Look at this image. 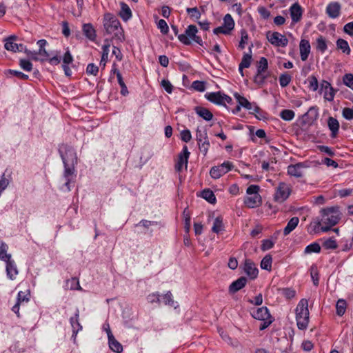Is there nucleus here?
Listing matches in <instances>:
<instances>
[{
	"label": "nucleus",
	"mask_w": 353,
	"mask_h": 353,
	"mask_svg": "<svg viewBox=\"0 0 353 353\" xmlns=\"http://www.w3.org/2000/svg\"><path fill=\"white\" fill-rule=\"evenodd\" d=\"M58 152L64 168L62 177L65 183L61 187V190L69 192L71 190V183L74 182L77 176V154L76 150L72 145L67 143L60 144L58 148Z\"/></svg>",
	"instance_id": "nucleus-1"
},
{
	"label": "nucleus",
	"mask_w": 353,
	"mask_h": 353,
	"mask_svg": "<svg viewBox=\"0 0 353 353\" xmlns=\"http://www.w3.org/2000/svg\"><path fill=\"white\" fill-rule=\"evenodd\" d=\"M342 213L337 205L327 207L320 211V216L313 222L314 229L321 227L323 232H328L332 226L336 225L341 219Z\"/></svg>",
	"instance_id": "nucleus-2"
},
{
	"label": "nucleus",
	"mask_w": 353,
	"mask_h": 353,
	"mask_svg": "<svg viewBox=\"0 0 353 353\" xmlns=\"http://www.w3.org/2000/svg\"><path fill=\"white\" fill-rule=\"evenodd\" d=\"M103 26L107 34H114L119 41L124 40L123 30L118 19L111 13H106L103 17Z\"/></svg>",
	"instance_id": "nucleus-3"
},
{
	"label": "nucleus",
	"mask_w": 353,
	"mask_h": 353,
	"mask_svg": "<svg viewBox=\"0 0 353 353\" xmlns=\"http://www.w3.org/2000/svg\"><path fill=\"white\" fill-rule=\"evenodd\" d=\"M308 303L305 299H302L296 307V321L299 330H304L309 323Z\"/></svg>",
	"instance_id": "nucleus-4"
},
{
	"label": "nucleus",
	"mask_w": 353,
	"mask_h": 353,
	"mask_svg": "<svg viewBox=\"0 0 353 353\" xmlns=\"http://www.w3.org/2000/svg\"><path fill=\"white\" fill-rule=\"evenodd\" d=\"M197 28L194 25H190L188 26L185 31V34L178 35V39L185 45H190L191 43L190 39L200 46H203V42L201 37L197 36Z\"/></svg>",
	"instance_id": "nucleus-5"
},
{
	"label": "nucleus",
	"mask_w": 353,
	"mask_h": 353,
	"mask_svg": "<svg viewBox=\"0 0 353 353\" xmlns=\"http://www.w3.org/2000/svg\"><path fill=\"white\" fill-rule=\"evenodd\" d=\"M266 37L272 45L276 47H285L288 44V39L286 37L278 32L268 31L266 33Z\"/></svg>",
	"instance_id": "nucleus-6"
},
{
	"label": "nucleus",
	"mask_w": 353,
	"mask_h": 353,
	"mask_svg": "<svg viewBox=\"0 0 353 353\" xmlns=\"http://www.w3.org/2000/svg\"><path fill=\"white\" fill-rule=\"evenodd\" d=\"M232 163L224 161L222 164L213 166L210 170V174L214 179H219L223 174H226L233 168Z\"/></svg>",
	"instance_id": "nucleus-7"
},
{
	"label": "nucleus",
	"mask_w": 353,
	"mask_h": 353,
	"mask_svg": "<svg viewBox=\"0 0 353 353\" xmlns=\"http://www.w3.org/2000/svg\"><path fill=\"white\" fill-rule=\"evenodd\" d=\"M38 57L41 59H45L44 61H47L52 65H57L60 63L61 57L59 54V52H52L48 53L45 48L39 49L37 52Z\"/></svg>",
	"instance_id": "nucleus-8"
},
{
	"label": "nucleus",
	"mask_w": 353,
	"mask_h": 353,
	"mask_svg": "<svg viewBox=\"0 0 353 353\" xmlns=\"http://www.w3.org/2000/svg\"><path fill=\"white\" fill-rule=\"evenodd\" d=\"M291 189L289 185L284 182H281L274 194V201L278 203H283L289 197Z\"/></svg>",
	"instance_id": "nucleus-9"
},
{
	"label": "nucleus",
	"mask_w": 353,
	"mask_h": 353,
	"mask_svg": "<svg viewBox=\"0 0 353 353\" xmlns=\"http://www.w3.org/2000/svg\"><path fill=\"white\" fill-rule=\"evenodd\" d=\"M17 36L11 35L6 39H4V48L8 50L13 52H23L24 46L23 44H17L15 43L17 39Z\"/></svg>",
	"instance_id": "nucleus-10"
},
{
	"label": "nucleus",
	"mask_w": 353,
	"mask_h": 353,
	"mask_svg": "<svg viewBox=\"0 0 353 353\" xmlns=\"http://www.w3.org/2000/svg\"><path fill=\"white\" fill-rule=\"evenodd\" d=\"M320 92L323 94V97L328 101H332L334 98L335 91L331 84L323 80L320 85Z\"/></svg>",
	"instance_id": "nucleus-11"
},
{
	"label": "nucleus",
	"mask_w": 353,
	"mask_h": 353,
	"mask_svg": "<svg viewBox=\"0 0 353 353\" xmlns=\"http://www.w3.org/2000/svg\"><path fill=\"white\" fill-rule=\"evenodd\" d=\"M306 168H308L307 162L298 163L294 165L292 164L288 167V173L291 176L300 178L303 176L302 170Z\"/></svg>",
	"instance_id": "nucleus-12"
},
{
	"label": "nucleus",
	"mask_w": 353,
	"mask_h": 353,
	"mask_svg": "<svg viewBox=\"0 0 353 353\" xmlns=\"http://www.w3.org/2000/svg\"><path fill=\"white\" fill-rule=\"evenodd\" d=\"M5 263L7 277L12 281L14 280L19 274V270L15 261L11 258L10 259L5 261Z\"/></svg>",
	"instance_id": "nucleus-13"
},
{
	"label": "nucleus",
	"mask_w": 353,
	"mask_h": 353,
	"mask_svg": "<svg viewBox=\"0 0 353 353\" xmlns=\"http://www.w3.org/2000/svg\"><path fill=\"white\" fill-rule=\"evenodd\" d=\"M190 154V152L188 151V147L184 145L182 152L179 154L178 161L175 165L176 171L180 172L183 165L187 167Z\"/></svg>",
	"instance_id": "nucleus-14"
},
{
	"label": "nucleus",
	"mask_w": 353,
	"mask_h": 353,
	"mask_svg": "<svg viewBox=\"0 0 353 353\" xmlns=\"http://www.w3.org/2000/svg\"><path fill=\"white\" fill-rule=\"evenodd\" d=\"M251 314L253 318L260 321H265L268 319H271V315L267 307L254 309L252 311Z\"/></svg>",
	"instance_id": "nucleus-15"
},
{
	"label": "nucleus",
	"mask_w": 353,
	"mask_h": 353,
	"mask_svg": "<svg viewBox=\"0 0 353 353\" xmlns=\"http://www.w3.org/2000/svg\"><path fill=\"white\" fill-rule=\"evenodd\" d=\"M243 270L245 274L252 279H255L259 273L257 268L250 259L245 260Z\"/></svg>",
	"instance_id": "nucleus-16"
},
{
	"label": "nucleus",
	"mask_w": 353,
	"mask_h": 353,
	"mask_svg": "<svg viewBox=\"0 0 353 353\" xmlns=\"http://www.w3.org/2000/svg\"><path fill=\"white\" fill-rule=\"evenodd\" d=\"M290 14L293 23L299 22L303 15V9L298 3H294L290 8Z\"/></svg>",
	"instance_id": "nucleus-17"
},
{
	"label": "nucleus",
	"mask_w": 353,
	"mask_h": 353,
	"mask_svg": "<svg viewBox=\"0 0 353 353\" xmlns=\"http://www.w3.org/2000/svg\"><path fill=\"white\" fill-rule=\"evenodd\" d=\"M70 323L72 328V337H76L77 333L82 330V326L79 323V310L76 309L74 316L70 317Z\"/></svg>",
	"instance_id": "nucleus-18"
},
{
	"label": "nucleus",
	"mask_w": 353,
	"mask_h": 353,
	"mask_svg": "<svg viewBox=\"0 0 353 353\" xmlns=\"http://www.w3.org/2000/svg\"><path fill=\"white\" fill-rule=\"evenodd\" d=\"M108 338L110 348L114 352L121 353L123 351V346L115 339L110 329L108 330Z\"/></svg>",
	"instance_id": "nucleus-19"
},
{
	"label": "nucleus",
	"mask_w": 353,
	"mask_h": 353,
	"mask_svg": "<svg viewBox=\"0 0 353 353\" xmlns=\"http://www.w3.org/2000/svg\"><path fill=\"white\" fill-rule=\"evenodd\" d=\"M262 203L260 194L248 195L245 198L244 203L250 208H254L259 206Z\"/></svg>",
	"instance_id": "nucleus-20"
},
{
	"label": "nucleus",
	"mask_w": 353,
	"mask_h": 353,
	"mask_svg": "<svg viewBox=\"0 0 353 353\" xmlns=\"http://www.w3.org/2000/svg\"><path fill=\"white\" fill-rule=\"evenodd\" d=\"M248 279L245 276H241L233 281L229 286V292L234 294L241 290L246 285Z\"/></svg>",
	"instance_id": "nucleus-21"
},
{
	"label": "nucleus",
	"mask_w": 353,
	"mask_h": 353,
	"mask_svg": "<svg viewBox=\"0 0 353 353\" xmlns=\"http://www.w3.org/2000/svg\"><path fill=\"white\" fill-rule=\"evenodd\" d=\"M300 56L303 61L307 59L309 54L310 53L311 46L308 40L301 39L299 44Z\"/></svg>",
	"instance_id": "nucleus-22"
},
{
	"label": "nucleus",
	"mask_w": 353,
	"mask_h": 353,
	"mask_svg": "<svg viewBox=\"0 0 353 353\" xmlns=\"http://www.w3.org/2000/svg\"><path fill=\"white\" fill-rule=\"evenodd\" d=\"M205 97L208 101L216 105H223V93L221 92H207Z\"/></svg>",
	"instance_id": "nucleus-23"
},
{
	"label": "nucleus",
	"mask_w": 353,
	"mask_h": 353,
	"mask_svg": "<svg viewBox=\"0 0 353 353\" xmlns=\"http://www.w3.org/2000/svg\"><path fill=\"white\" fill-rule=\"evenodd\" d=\"M319 116L318 110L316 107H310L307 112L303 115V121L305 124L312 123Z\"/></svg>",
	"instance_id": "nucleus-24"
},
{
	"label": "nucleus",
	"mask_w": 353,
	"mask_h": 353,
	"mask_svg": "<svg viewBox=\"0 0 353 353\" xmlns=\"http://www.w3.org/2000/svg\"><path fill=\"white\" fill-rule=\"evenodd\" d=\"M82 31L83 34L88 39L92 41H95L97 38L96 30L91 23H83L82 26Z\"/></svg>",
	"instance_id": "nucleus-25"
},
{
	"label": "nucleus",
	"mask_w": 353,
	"mask_h": 353,
	"mask_svg": "<svg viewBox=\"0 0 353 353\" xmlns=\"http://www.w3.org/2000/svg\"><path fill=\"white\" fill-rule=\"evenodd\" d=\"M341 6L337 2H332L327 5L326 8V13L327 15L332 18H336L340 14Z\"/></svg>",
	"instance_id": "nucleus-26"
},
{
	"label": "nucleus",
	"mask_w": 353,
	"mask_h": 353,
	"mask_svg": "<svg viewBox=\"0 0 353 353\" xmlns=\"http://www.w3.org/2000/svg\"><path fill=\"white\" fill-rule=\"evenodd\" d=\"M194 112L205 121H209L212 119V113L207 108L202 106H196L194 108Z\"/></svg>",
	"instance_id": "nucleus-27"
},
{
	"label": "nucleus",
	"mask_w": 353,
	"mask_h": 353,
	"mask_svg": "<svg viewBox=\"0 0 353 353\" xmlns=\"http://www.w3.org/2000/svg\"><path fill=\"white\" fill-rule=\"evenodd\" d=\"M327 125L331 131V137L335 138L339 130V123L338 120L332 117H330L327 120Z\"/></svg>",
	"instance_id": "nucleus-28"
},
{
	"label": "nucleus",
	"mask_w": 353,
	"mask_h": 353,
	"mask_svg": "<svg viewBox=\"0 0 353 353\" xmlns=\"http://www.w3.org/2000/svg\"><path fill=\"white\" fill-rule=\"evenodd\" d=\"M299 223V219L297 216H294L290 219L288 222L287 225L283 229L284 236L288 235L292 232L298 225Z\"/></svg>",
	"instance_id": "nucleus-29"
},
{
	"label": "nucleus",
	"mask_w": 353,
	"mask_h": 353,
	"mask_svg": "<svg viewBox=\"0 0 353 353\" xmlns=\"http://www.w3.org/2000/svg\"><path fill=\"white\" fill-rule=\"evenodd\" d=\"M120 17L125 21H127L132 17V12L130 7L125 3H121V10L119 12Z\"/></svg>",
	"instance_id": "nucleus-30"
},
{
	"label": "nucleus",
	"mask_w": 353,
	"mask_h": 353,
	"mask_svg": "<svg viewBox=\"0 0 353 353\" xmlns=\"http://www.w3.org/2000/svg\"><path fill=\"white\" fill-rule=\"evenodd\" d=\"M252 62V50L250 48V53H245L242 57L241 61L239 65V70L248 68L250 66Z\"/></svg>",
	"instance_id": "nucleus-31"
},
{
	"label": "nucleus",
	"mask_w": 353,
	"mask_h": 353,
	"mask_svg": "<svg viewBox=\"0 0 353 353\" xmlns=\"http://www.w3.org/2000/svg\"><path fill=\"white\" fill-rule=\"evenodd\" d=\"M8 245L4 242H1L0 244V261L5 262L12 258V255L8 253Z\"/></svg>",
	"instance_id": "nucleus-32"
},
{
	"label": "nucleus",
	"mask_w": 353,
	"mask_h": 353,
	"mask_svg": "<svg viewBox=\"0 0 353 353\" xmlns=\"http://www.w3.org/2000/svg\"><path fill=\"white\" fill-rule=\"evenodd\" d=\"M321 250V248L319 243L317 242H313L305 247L304 254H310L312 253H319Z\"/></svg>",
	"instance_id": "nucleus-33"
},
{
	"label": "nucleus",
	"mask_w": 353,
	"mask_h": 353,
	"mask_svg": "<svg viewBox=\"0 0 353 353\" xmlns=\"http://www.w3.org/2000/svg\"><path fill=\"white\" fill-rule=\"evenodd\" d=\"M161 299L165 305L174 307V308H176L179 306L177 302H175L173 300L172 294L170 291L167 292V293L162 296Z\"/></svg>",
	"instance_id": "nucleus-34"
},
{
	"label": "nucleus",
	"mask_w": 353,
	"mask_h": 353,
	"mask_svg": "<svg viewBox=\"0 0 353 353\" xmlns=\"http://www.w3.org/2000/svg\"><path fill=\"white\" fill-rule=\"evenodd\" d=\"M336 46L338 49L341 50L343 53H345L347 54H349L351 52L347 41L343 39H339L336 41Z\"/></svg>",
	"instance_id": "nucleus-35"
},
{
	"label": "nucleus",
	"mask_w": 353,
	"mask_h": 353,
	"mask_svg": "<svg viewBox=\"0 0 353 353\" xmlns=\"http://www.w3.org/2000/svg\"><path fill=\"white\" fill-rule=\"evenodd\" d=\"M201 195H202V197L205 200L208 201L210 203L213 204L216 201V196H215L214 192L209 189H205V190H203L201 192Z\"/></svg>",
	"instance_id": "nucleus-36"
},
{
	"label": "nucleus",
	"mask_w": 353,
	"mask_h": 353,
	"mask_svg": "<svg viewBox=\"0 0 353 353\" xmlns=\"http://www.w3.org/2000/svg\"><path fill=\"white\" fill-rule=\"evenodd\" d=\"M227 28L228 31L230 33L234 28V21L230 14H227L223 17V24Z\"/></svg>",
	"instance_id": "nucleus-37"
},
{
	"label": "nucleus",
	"mask_w": 353,
	"mask_h": 353,
	"mask_svg": "<svg viewBox=\"0 0 353 353\" xmlns=\"http://www.w3.org/2000/svg\"><path fill=\"white\" fill-rule=\"evenodd\" d=\"M224 226L223 224V219L221 216L216 217L213 223L212 230L213 232L219 234L221 231L223 230Z\"/></svg>",
	"instance_id": "nucleus-38"
},
{
	"label": "nucleus",
	"mask_w": 353,
	"mask_h": 353,
	"mask_svg": "<svg viewBox=\"0 0 353 353\" xmlns=\"http://www.w3.org/2000/svg\"><path fill=\"white\" fill-rule=\"evenodd\" d=\"M234 97L236 99L237 103L240 104L241 107H243L245 109H249V107L250 106V102L248 101L246 98L241 96L238 92H235L234 94Z\"/></svg>",
	"instance_id": "nucleus-39"
},
{
	"label": "nucleus",
	"mask_w": 353,
	"mask_h": 353,
	"mask_svg": "<svg viewBox=\"0 0 353 353\" xmlns=\"http://www.w3.org/2000/svg\"><path fill=\"white\" fill-rule=\"evenodd\" d=\"M346 306L347 303L344 299H339L336 305L337 315L342 316L345 312Z\"/></svg>",
	"instance_id": "nucleus-40"
},
{
	"label": "nucleus",
	"mask_w": 353,
	"mask_h": 353,
	"mask_svg": "<svg viewBox=\"0 0 353 353\" xmlns=\"http://www.w3.org/2000/svg\"><path fill=\"white\" fill-rule=\"evenodd\" d=\"M279 115L284 121H290L294 118L295 113L292 110L284 109L281 111Z\"/></svg>",
	"instance_id": "nucleus-41"
},
{
	"label": "nucleus",
	"mask_w": 353,
	"mask_h": 353,
	"mask_svg": "<svg viewBox=\"0 0 353 353\" xmlns=\"http://www.w3.org/2000/svg\"><path fill=\"white\" fill-rule=\"evenodd\" d=\"M208 139L207 130L205 129H200L198 128L196 132V140L198 143Z\"/></svg>",
	"instance_id": "nucleus-42"
},
{
	"label": "nucleus",
	"mask_w": 353,
	"mask_h": 353,
	"mask_svg": "<svg viewBox=\"0 0 353 353\" xmlns=\"http://www.w3.org/2000/svg\"><path fill=\"white\" fill-rule=\"evenodd\" d=\"M186 12L190 14V17L195 21H198L201 16V14L196 7L188 8Z\"/></svg>",
	"instance_id": "nucleus-43"
},
{
	"label": "nucleus",
	"mask_w": 353,
	"mask_h": 353,
	"mask_svg": "<svg viewBox=\"0 0 353 353\" xmlns=\"http://www.w3.org/2000/svg\"><path fill=\"white\" fill-rule=\"evenodd\" d=\"M323 247L327 250H334L337 248V243L333 237H330L323 241Z\"/></svg>",
	"instance_id": "nucleus-44"
},
{
	"label": "nucleus",
	"mask_w": 353,
	"mask_h": 353,
	"mask_svg": "<svg viewBox=\"0 0 353 353\" xmlns=\"http://www.w3.org/2000/svg\"><path fill=\"white\" fill-rule=\"evenodd\" d=\"M268 68V62L266 58L261 57L257 65L258 73H264Z\"/></svg>",
	"instance_id": "nucleus-45"
},
{
	"label": "nucleus",
	"mask_w": 353,
	"mask_h": 353,
	"mask_svg": "<svg viewBox=\"0 0 353 353\" xmlns=\"http://www.w3.org/2000/svg\"><path fill=\"white\" fill-rule=\"evenodd\" d=\"M292 81V77L286 73L281 74L279 77V83L282 88L288 86Z\"/></svg>",
	"instance_id": "nucleus-46"
},
{
	"label": "nucleus",
	"mask_w": 353,
	"mask_h": 353,
	"mask_svg": "<svg viewBox=\"0 0 353 353\" xmlns=\"http://www.w3.org/2000/svg\"><path fill=\"white\" fill-rule=\"evenodd\" d=\"M272 257L266 255L261 262V268L263 270H270L272 268Z\"/></svg>",
	"instance_id": "nucleus-47"
},
{
	"label": "nucleus",
	"mask_w": 353,
	"mask_h": 353,
	"mask_svg": "<svg viewBox=\"0 0 353 353\" xmlns=\"http://www.w3.org/2000/svg\"><path fill=\"white\" fill-rule=\"evenodd\" d=\"M316 49L323 53L327 50V43L325 39L322 37H319L316 39Z\"/></svg>",
	"instance_id": "nucleus-48"
},
{
	"label": "nucleus",
	"mask_w": 353,
	"mask_h": 353,
	"mask_svg": "<svg viewBox=\"0 0 353 353\" xmlns=\"http://www.w3.org/2000/svg\"><path fill=\"white\" fill-rule=\"evenodd\" d=\"M199 150L205 156L210 146L209 139L198 143Z\"/></svg>",
	"instance_id": "nucleus-49"
},
{
	"label": "nucleus",
	"mask_w": 353,
	"mask_h": 353,
	"mask_svg": "<svg viewBox=\"0 0 353 353\" xmlns=\"http://www.w3.org/2000/svg\"><path fill=\"white\" fill-rule=\"evenodd\" d=\"M267 79V75L263 73H258L254 77V82L259 86H262Z\"/></svg>",
	"instance_id": "nucleus-50"
},
{
	"label": "nucleus",
	"mask_w": 353,
	"mask_h": 353,
	"mask_svg": "<svg viewBox=\"0 0 353 353\" xmlns=\"http://www.w3.org/2000/svg\"><path fill=\"white\" fill-rule=\"evenodd\" d=\"M19 65L23 70L26 72H30L32 70V63L28 59H20Z\"/></svg>",
	"instance_id": "nucleus-51"
},
{
	"label": "nucleus",
	"mask_w": 353,
	"mask_h": 353,
	"mask_svg": "<svg viewBox=\"0 0 353 353\" xmlns=\"http://www.w3.org/2000/svg\"><path fill=\"white\" fill-rule=\"evenodd\" d=\"M343 83L353 90V74L351 73L345 74L343 77Z\"/></svg>",
	"instance_id": "nucleus-52"
},
{
	"label": "nucleus",
	"mask_w": 353,
	"mask_h": 353,
	"mask_svg": "<svg viewBox=\"0 0 353 353\" xmlns=\"http://www.w3.org/2000/svg\"><path fill=\"white\" fill-rule=\"evenodd\" d=\"M241 41L239 44V48L240 49L243 50L245 48V43H247V41L248 40V34L244 29H242L241 30Z\"/></svg>",
	"instance_id": "nucleus-53"
},
{
	"label": "nucleus",
	"mask_w": 353,
	"mask_h": 353,
	"mask_svg": "<svg viewBox=\"0 0 353 353\" xmlns=\"http://www.w3.org/2000/svg\"><path fill=\"white\" fill-rule=\"evenodd\" d=\"M309 88L313 91H316L319 88V83L317 78L312 75L308 78Z\"/></svg>",
	"instance_id": "nucleus-54"
},
{
	"label": "nucleus",
	"mask_w": 353,
	"mask_h": 353,
	"mask_svg": "<svg viewBox=\"0 0 353 353\" xmlns=\"http://www.w3.org/2000/svg\"><path fill=\"white\" fill-rule=\"evenodd\" d=\"M157 225H158L157 221H149V220H146V219H142L136 225V226H142L144 228L148 229L150 226Z\"/></svg>",
	"instance_id": "nucleus-55"
},
{
	"label": "nucleus",
	"mask_w": 353,
	"mask_h": 353,
	"mask_svg": "<svg viewBox=\"0 0 353 353\" xmlns=\"http://www.w3.org/2000/svg\"><path fill=\"white\" fill-rule=\"evenodd\" d=\"M192 88L196 91L203 92L205 90V84L203 81H194L192 82Z\"/></svg>",
	"instance_id": "nucleus-56"
},
{
	"label": "nucleus",
	"mask_w": 353,
	"mask_h": 353,
	"mask_svg": "<svg viewBox=\"0 0 353 353\" xmlns=\"http://www.w3.org/2000/svg\"><path fill=\"white\" fill-rule=\"evenodd\" d=\"M157 26L162 34H165L168 32L169 28H168V26L165 20L160 19L158 21Z\"/></svg>",
	"instance_id": "nucleus-57"
},
{
	"label": "nucleus",
	"mask_w": 353,
	"mask_h": 353,
	"mask_svg": "<svg viewBox=\"0 0 353 353\" xmlns=\"http://www.w3.org/2000/svg\"><path fill=\"white\" fill-rule=\"evenodd\" d=\"M8 72L20 79L27 80L28 79V75L23 73L21 71L10 69L8 70Z\"/></svg>",
	"instance_id": "nucleus-58"
},
{
	"label": "nucleus",
	"mask_w": 353,
	"mask_h": 353,
	"mask_svg": "<svg viewBox=\"0 0 353 353\" xmlns=\"http://www.w3.org/2000/svg\"><path fill=\"white\" fill-rule=\"evenodd\" d=\"M275 242L271 239H264L262 241L261 250L263 251L268 250L273 248Z\"/></svg>",
	"instance_id": "nucleus-59"
},
{
	"label": "nucleus",
	"mask_w": 353,
	"mask_h": 353,
	"mask_svg": "<svg viewBox=\"0 0 353 353\" xmlns=\"http://www.w3.org/2000/svg\"><path fill=\"white\" fill-rule=\"evenodd\" d=\"M343 117L348 121H351L353 119V108H345L342 111Z\"/></svg>",
	"instance_id": "nucleus-60"
},
{
	"label": "nucleus",
	"mask_w": 353,
	"mask_h": 353,
	"mask_svg": "<svg viewBox=\"0 0 353 353\" xmlns=\"http://www.w3.org/2000/svg\"><path fill=\"white\" fill-rule=\"evenodd\" d=\"M99 72V68L94 63H89L86 68V73L97 76Z\"/></svg>",
	"instance_id": "nucleus-61"
},
{
	"label": "nucleus",
	"mask_w": 353,
	"mask_h": 353,
	"mask_svg": "<svg viewBox=\"0 0 353 353\" xmlns=\"http://www.w3.org/2000/svg\"><path fill=\"white\" fill-rule=\"evenodd\" d=\"M29 301V297H28V294H26V292H22V291H19L18 292V294H17V302L19 303L20 304H21L23 302H28Z\"/></svg>",
	"instance_id": "nucleus-62"
},
{
	"label": "nucleus",
	"mask_w": 353,
	"mask_h": 353,
	"mask_svg": "<svg viewBox=\"0 0 353 353\" xmlns=\"http://www.w3.org/2000/svg\"><path fill=\"white\" fill-rule=\"evenodd\" d=\"M181 139L185 142L188 143L192 139V134L189 130H183L181 132Z\"/></svg>",
	"instance_id": "nucleus-63"
},
{
	"label": "nucleus",
	"mask_w": 353,
	"mask_h": 353,
	"mask_svg": "<svg viewBox=\"0 0 353 353\" xmlns=\"http://www.w3.org/2000/svg\"><path fill=\"white\" fill-rule=\"evenodd\" d=\"M161 86L169 94H171L173 90V86L168 79H163L161 83Z\"/></svg>",
	"instance_id": "nucleus-64"
}]
</instances>
